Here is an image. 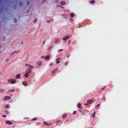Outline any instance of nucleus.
Wrapping results in <instances>:
<instances>
[{
    "mask_svg": "<svg viewBox=\"0 0 128 128\" xmlns=\"http://www.w3.org/2000/svg\"><path fill=\"white\" fill-rule=\"evenodd\" d=\"M18 52H19V51H14L12 52V54H11V55H12L14 54L15 53H18Z\"/></svg>",
    "mask_w": 128,
    "mask_h": 128,
    "instance_id": "a211bd4d",
    "label": "nucleus"
},
{
    "mask_svg": "<svg viewBox=\"0 0 128 128\" xmlns=\"http://www.w3.org/2000/svg\"><path fill=\"white\" fill-rule=\"evenodd\" d=\"M29 3V2L28 1H27L26 2V4L27 5H28Z\"/></svg>",
    "mask_w": 128,
    "mask_h": 128,
    "instance_id": "4c0bfd02",
    "label": "nucleus"
},
{
    "mask_svg": "<svg viewBox=\"0 0 128 128\" xmlns=\"http://www.w3.org/2000/svg\"><path fill=\"white\" fill-rule=\"evenodd\" d=\"M78 26L79 28H80L81 27V26L80 25H79Z\"/></svg>",
    "mask_w": 128,
    "mask_h": 128,
    "instance_id": "864d4df0",
    "label": "nucleus"
},
{
    "mask_svg": "<svg viewBox=\"0 0 128 128\" xmlns=\"http://www.w3.org/2000/svg\"><path fill=\"white\" fill-rule=\"evenodd\" d=\"M37 19L36 18L35 19V20H34V22H36V21H37Z\"/></svg>",
    "mask_w": 128,
    "mask_h": 128,
    "instance_id": "49530a36",
    "label": "nucleus"
},
{
    "mask_svg": "<svg viewBox=\"0 0 128 128\" xmlns=\"http://www.w3.org/2000/svg\"><path fill=\"white\" fill-rule=\"evenodd\" d=\"M52 64H50V66H52Z\"/></svg>",
    "mask_w": 128,
    "mask_h": 128,
    "instance_id": "13d9d810",
    "label": "nucleus"
},
{
    "mask_svg": "<svg viewBox=\"0 0 128 128\" xmlns=\"http://www.w3.org/2000/svg\"><path fill=\"white\" fill-rule=\"evenodd\" d=\"M20 74H17L15 76V78L16 79H18L20 78Z\"/></svg>",
    "mask_w": 128,
    "mask_h": 128,
    "instance_id": "0eeeda50",
    "label": "nucleus"
},
{
    "mask_svg": "<svg viewBox=\"0 0 128 128\" xmlns=\"http://www.w3.org/2000/svg\"><path fill=\"white\" fill-rule=\"evenodd\" d=\"M62 51H63V50L61 49H60V50H58V52H62Z\"/></svg>",
    "mask_w": 128,
    "mask_h": 128,
    "instance_id": "c756f323",
    "label": "nucleus"
},
{
    "mask_svg": "<svg viewBox=\"0 0 128 128\" xmlns=\"http://www.w3.org/2000/svg\"><path fill=\"white\" fill-rule=\"evenodd\" d=\"M100 104H97V105H96V107L97 108H98V106H100Z\"/></svg>",
    "mask_w": 128,
    "mask_h": 128,
    "instance_id": "37998d69",
    "label": "nucleus"
},
{
    "mask_svg": "<svg viewBox=\"0 0 128 128\" xmlns=\"http://www.w3.org/2000/svg\"><path fill=\"white\" fill-rule=\"evenodd\" d=\"M53 47V46H52L49 47L48 48V50H50Z\"/></svg>",
    "mask_w": 128,
    "mask_h": 128,
    "instance_id": "6ab92c4d",
    "label": "nucleus"
},
{
    "mask_svg": "<svg viewBox=\"0 0 128 128\" xmlns=\"http://www.w3.org/2000/svg\"><path fill=\"white\" fill-rule=\"evenodd\" d=\"M6 116V115H5V114H4V115H2V116L3 117H4V118H5Z\"/></svg>",
    "mask_w": 128,
    "mask_h": 128,
    "instance_id": "c9c22d12",
    "label": "nucleus"
},
{
    "mask_svg": "<svg viewBox=\"0 0 128 128\" xmlns=\"http://www.w3.org/2000/svg\"><path fill=\"white\" fill-rule=\"evenodd\" d=\"M29 76V74L28 73L26 72L25 74L24 75V76L26 78H28Z\"/></svg>",
    "mask_w": 128,
    "mask_h": 128,
    "instance_id": "dca6fc26",
    "label": "nucleus"
},
{
    "mask_svg": "<svg viewBox=\"0 0 128 128\" xmlns=\"http://www.w3.org/2000/svg\"><path fill=\"white\" fill-rule=\"evenodd\" d=\"M11 99V98L9 96H5L4 98V101L9 100Z\"/></svg>",
    "mask_w": 128,
    "mask_h": 128,
    "instance_id": "f257e3e1",
    "label": "nucleus"
},
{
    "mask_svg": "<svg viewBox=\"0 0 128 128\" xmlns=\"http://www.w3.org/2000/svg\"><path fill=\"white\" fill-rule=\"evenodd\" d=\"M11 91V90H10L7 91L6 92L7 94H8L10 93V92Z\"/></svg>",
    "mask_w": 128,
    "mask_h": 128,
    "instance_id": "cd10ccee",
    "label": "nucleus"
},
{
    "mask_svg": "<svg viewBox=\"0 0 128 128\" xmlns=\"http://www.w3.org/2000/svg\"><path fill=\"white\" fill-rule=\"evenodd\" d=\"M59 40V39L58 38H55L54 40V42L55 43H56L58 42Z\"/></svg>",
    "mask_w": 128,
    "mask_h": 128,
    "instance_id": "9d476101",
    "label": "nucleus"
},
{
    "mask_svg": "<svg viewBox=\"0 0 128 128\" xmlns=\"http://www.w3.org/2000/svg\"><path fill=\"white\" fill-rule=\"evenodd\" d=\"M60 6L58 5V6H58V7H60Z\"/></svg>",
    "mask_w": 128,
    "mask_h": 128,
    "instance_id": "bf43d9fd",
    "label": "nucleus"
},
{
    "mask_svg": "<svg viewBox=\"0 0 128 128\" xmlns=\"http://www.w3.org/2000/svg\"><path fill=\"white\" fill-rule=\"evenodd\" d=\"M22 84L25 86H26L27 85L28 83L24 81L22 82Z\"/></svg>",
    "mask_w": 128,
    "mask_h": 128,
    "instance_id": "9b49d317",
    "label": "nucleus"
},
{
    "mask_svg": "<svg viewBox=\"0 0 128 128\" xmlns=\"http://www.w3.org/2000/svg\"><path fill=\"white\" fill-rule=\"evenodd\" d=\"M66 14H64L63 15V16L66 18Z\"/></svg>",
    "mask_w": 128,
    "mask_h": 128,
    "instance_id": "79ce46f5",
    "label": "nucleus"
},
{
    "mask_svg": "<svg viewBox=\"0 0 128 128\" xmlns=\"http://www.w3.org/2000/svg\"><path fill=\"white\" fill-rule=\"evenodd\" d=\"M74 14L73 13H71L70 14V16L72 18L74 16Z\"/></svg>",
    "mask_w": 128,
    "mask_h": 128,
    "instance_id": "f3484780",
    "label": "nucleus"
},
{
    "mask_svg": "<svg viewBox=\"0 0 128 128\" xmlns=\"http://www.w3.org/2000/svg\"><path fill=\"white\" fill-rule=\"evenodd\" d=\"M5 112L7 114H9V112L7 110H6Z\"/></svg>",
    "mask_w": 128,
    "mask_h": 128,
    "instance_id": "c85d7f7f",
    "label": "nucleus"
},
{
    "mask_svg": "<svg viewBox=\"0 0 128 128\" xmlns=\"http://www.w3.org/2000/svg\"><path fill=\"white\" fill-rule=\"evenodd\" d=\"M37 63L38 66H40L42 64V62L41 61H39L37 62Z\"/></svg>",
    "mask_w": 128,
    "mask_h": 128,
    "instance_id": "ddd939ff",
    "label": "nucleus"
},
{
    "mask_svg": "<svg viewBox=\"0 0 128 128\" xmlns=\"http://www.w3.org/2000/svg\"><path fill=\"white\" fill-rule=\"evenodd\" d=\"M59 122L60 123H62V121H61V120H60L59 121Z\"/></svg>",
    "mask_w": 128,
    "mask_h": 128,
    "instance_id": "603ef678",
    "label": "nucleus"
},
{
    "mask_svg": "<svg viewBox=\"0 0 128 128\" xmlns=\"http://www.w3.org/2000/svg\"><path fill=\"white\" fill-rule=\"evenodd\" d=\"M70 20L71 21H72V19L71 18H70Z\"/></svg>",
    "mask_w": 128,
    "mask_h": 128,
    "instance_id": "4d7b16f0",
    "label": "nucleus"
},
{
    "mask_svg": "<svg viewBox=\"0 0 128 128\" xmlns=\"http://www.w3.org/2000/svg\"><path fill=\"white\" fill-rule=\"evenodd\" d=\"M4 90H4V89H1L0 90V92H3L4 91Z\"/></svg>",
    "mask_w": 128,
    "mask_h": 128,
    "instance_id": "a878e982",
    "label": "nucleus"
},
{
    "mask_svg": "<svg viewBox=\"0 0 128 128\" xmlns=\"http://www.w3.org/2000/svg\"><path fill=\"white\" fill-rule=\"evenodd\" d=\"M94 2L95 1L94 0H92L90 1V2L92 4H93L94 3Z\"/></svg>",
    "mask_w": 128,
    "mask_h": 128,
    "instance_id": "5701e85b",
    "label": "nucleus"
},
{
    "mask_svg": "<svg viewBox=\"0 0 128 128\" xmlns=\"http://www.w3.org/2000/svg\"><path fill=\"white\" fill-rule=\"evenodd\" d=\"M65 3L64 1H62L61 2V4L62 5H65Z\"/></svg>",
    "mask_w": 128,
    "mask_h": 128,
    "instance_id": "412c9836",
    "label": "nucleus"
},
{
    "mask_svg": "<svg viewBox=\"0 0 128 128\" xmlns=\"http://www.w3.org/2000/svg\"><path fill=\"white\" fill-rule=\"evenodd\" d=\"M70 42V40H69L68 41V44H69Z\"/></svg>",
    "mask_w": 128,
    "mask_h": 128,
    "instance_id": "58836bf2",
    "label": "nucleus"
},
{
    "mask_svg": "<svg viewBox=\"0 0 128 128\" xmlns=\"http://www.w3.org/2000/svg\"><path fill=\"white\" fill-rule=\"evenodd\" d=\"M43 124L46 126H50L51 125V124L50 123H48L46 122H43Z\"/></svg>",
    "mask_w": 128,
    "mask_h": 128,
    "instance_id": "20e7f679",
    "label": "nucleus"
},
{
    "mask_svg": "<svg viewBox=\"0 0 128 128\" xmlns=\"http://www.w3.org/2000/svg\"><path fill=\"white\" fill-rule=\"evenodd\" d=\"M93 102V101L92 100H89L87 101V103L88 104H91Z\"/></svg>",
    "mask_w": 128,
    "mask_h": 128,
    "instance_id": "f03ea898",
    "label": "nucleus"
},
{
    "mask_svg": "<svg viewBox=\"0 0 128 128\" xmlns=\"http://www.w3.org/2000/svg\"><path fill=\"white\" fill-rule=\"evenodd\" d=\"M106 88V86H104V87H103V88H102L101 89V90H103L104 89H105Z\"/></svg>",
    "mask_w": 128,
    "mask_h": 128,
    "instance_id": "7c9ffc66",
    "label": "nucleus"
},
{
    "mask_svg": "<svg viewBox=\"0 0 128 128\" xmlns=\"http://www.w3.org/2000/svg\"><path fill=\"white\" fill-rule=\"evenodd\" d=\"M76 111H74L73 112V114H76Z\"/></svg>",
    "mask_w": 128,
    "mask_h": 128,
    "instance_id": "72a5a7b5",
    "label": "nucleus"
},
{
    "mask_svg": "<svg viewBox=\"0 0 128 128\" xmlns=\"http://www.w3.org/2000/svg\"><path fill=\"white\" fill-rule=\"evenodd\" d=\"M6 39V38L5 37H4L2 38V40L3 41H4Z\"/></svg>",
    "mask_w": 128,
    "mask_h": 128,
    "instance_id": "473e14b6",
    "label": "nucleus"
},
{
    "mask_svg": "<svg viewBox=\"0 0 128 128\" xmlns=\"http://www.w3.org/2000/svg\"><path fill=\"white\" fill-rule=\"evenodd\" d=\"M60 59V58H57L56 59V60L57 62H56V63L57 64H58L60 63V61L59 60Z\"/></svg>",
    "mask_w": 128,
    "mask_h": 128,
    "instance_id": "4468645a",
    "label": "nucleus"
},
{
    "mask_svg": "<svg viewBox=\"0 0 128 128\" xmlns=\"http://www.w3.org/2000/svg\"><path fill=\"white\" fill-rule=\"evenodd\" d=\"M68 64V62H66L65 63V65L66 66L67 65V64Z\"/></svg>",
    "mask_w": 128,
    "mask_h": 128,
    "instance_id": "8fccbe9b",
    "label": "nucleus"
},
{
    "mask_svg": "<svg viewBox=\"0 0 128 128\" xmlns=\"http://www.w3.org/2000/svg\"><path fill=\"white\" fill-rule=\"evenodd\" d=\"M68 36H64L63 38V40H64V41H66V40L68 39Z\"/></svg>",
    "mask_w": 128,
    "mask_h": 128,
    "instance_id": "6e6552de",
    "label": "nucleus"
},
{
    "mask_svg": "<svg viewBox=\"0 0 128 128\" xmlns=\"http://www.w3.org/2000/svg\"><path fill=\"white\" fill-rule=\"evenodd\" d=\"M58 121H56V123L57 124Z\"/></svg>",
    "mask_w": 128,
    "mask_h": 128,
    "instance_id": "6e6d98bb",
    "label": "nucleus"
},
{
    "mask_svg": "<svg viewBox=\"0 0 128 128\" xmlns=\"http://www.w3.org/2000/svg\"><path fill=\"white\" fill-rule=\"evenodd\" d=\"M44 57V56H42L40 57V58H41L42 59Z\"/></svg>",
    "mask_w": 128,
    "mask_h": 128,
    "instance_id": "c03bdc74",
    "label": "nucleus"
},
{
    "mask_svg": "<svg viewBox=\"0 0 128 128\" xmlns=\"http://www.w3.org/2000/svg\"><path fill=\"white\" fill-rule=\"evenodd\" d=\"M16 79L13 80L12 79V81H11V84H14L16 83Z\"/></svg>",
    "mask_w": 128,
    "mask_h": 128,
    "instance_id": "39448f33",
    "label": "nucleus"
},
{
    "mask_svg": "<svg viewBox=\"0 0 128 128\" xmlns=\"http://www.w3.org/2000/svg\"><path fill=\"white\" fill-rule=\"evenodd\" d=\"M50 56L49 55H48L46 56L45 57V59L46 60H48L50 58Z\"/></svg>",
    "mask_w": 128,
    "mask_h": 128,
    "instance_id": "2eb2a0df",
    "label": "nucleus"
},
{
    "mask_svg": "<svg viewBox=\"0 0 128 128\" xmlns=\"http://www.w3.org/2000/svg\"><path fill=\"white\" fill-rule=\"evenodd\" d=\"M78 107L79 108H80L81 106V104H78Z\"/></svg>",
    "mask_w": 128,
    "mask_h": 128,
    "instance_id": "b1692460",
    "label": "nucleus"
},
{
    "mask_svg": "<svg viewBox=\"0 0 128 128\" xmlns=\"http://www.w3.org/2000/svg\"><path fill=\"white\" fill-rule=\"evenodd\" d=\"M11 90V91H12V92H14V89Z\"/></svg>",
    "mask_w": 128,
    "mask_h": 128,
    "instance_id": "3c124183",
    "label": "nucleus"
},
{
    "mask_svg": "<svg viewBox=\"0 0 128 128\" xmlns=\"http://www.w3.org/2000/svg\"><path fill=\"white\" fill-rule=\"evenodd\" d=\"M26 71L27 72V73H28V74H30L32 72V70L30 68H28L27 70Z\"/></svg>",
    "mask_w": 128,
    "mask_h": 128,
    "instance_id": "7ed1b4c3",
    "label": "nucleus"
},
{
    "mask_svg": "<svg viewBox=\"0 0 128 128\" xmlns=\"http://www.w3.org/2000/svg\"><path fill=\"white\" fill-rule=\"evenodd\" d=\"M5 107L7 108H9V106L8 104H6L5 106Z\"/></svg>",
    "mask_w": 128,
    "mask_h": 128,
    "instance_id": "393cba45",
    "label": "nucleus"
},
{
    "mask_svg": "<svg viewBox=\"0 0 128 128\" xmlns=\"http://www.w3.org/2000/svg\"><path fill=\"white\" fill-rule=\"evenodd\" d=\"M36 119V118H34L33 119V120H35Z\"/></svg>",
    "mask_w": 128,
    "mask_h": 128,
    "instance_id": "a18cd8bd",
    "label": "nucleus"
},
{
    "mask_svg": "<svg viewBox=\"0 0 128 128\" xmlns=\"http://www.w3.org/2000/svg\"><path fill=\"white\" fill-rule=\"evenodd\" d=\"M12 80V78H10V79H9L8 80V82H11V81Z\"/></svg>",
    "mask_w": 128,
    "mask_h": 128,
    "instance_id": "4be33fe9",
    "label": "nucleus"
},
{
    "mask_svg": "<svg viewBox=\"0 0 128 128\" xmlns=\"http://www.w3.org/2000/svg\"><path fill=\"white\" fill-rule=\"evenodd\" d=\"M25 65L26 66H28L32 68H33V67L30 64H26Z\"/></svg>",
    "mask_w": 128,
    "mask_h": 128,
    "instance_id": "f8f14e48",
    "label": "nucleus"
},
{
    "mask_svg": "<svg viewBox=\"0 0 128 128\" xmlns=\"http://www.w3.org/2000/svg\"><path fill=\"white\" fill-rule=\"evenodd\" d=\"M14 23H16L17 22V20L16 18H14Z\"/></svg>",
    "mask_w": 128,
    "mask_h": 128,
    "instance_id": "f704fd0d",
    "label": "nucleus"
},
{
    "mask_svg": "<svg viewBox=\"0 0 128 128\" xmlns=\"http://www.w3.org/2000/svg\"><path fill=\"white\" fill-rule=\"evenodd\" d=\"M9 61V59H6V62H8Z\"/></svg>",
    "mask_w": 128,
    "mask_h": 128,
    "instance_id": "ea45409f",
    "label": "nucleus"
},
{
    "mask_svg": "<svg viewBox=\"0 0 128 128\" xmlns=\"http://www.w3.org/2000/svg\"><path fill=\"white\" fill-rule=\"evenodd\" d=\"M1 45H0V48H1Z\"/></svg>",
    "mask_w": 128,
    "mask_h": 128,
    "instance_id": "e2e57ef3",
    "label": "nucleus"
},
{
    "mask_svg": "<svg viewBox=\"0 0 128 128\" xmlns=\"http://www.w3.org/2000/svg\"><path fill=\"white\" fill-rule=\"evenodd\" d=\"M1 74V73L0 72V74Z\"/></svg>",
    "mask_w": 128,
    "mask_h": 128,
    "instance_id": "69168bd1",
    "label": "nucleus"
},
{
    "mask_svg": "<svg viewBox=\"0 0 128 128\" xmlns=\"http://www.w3.org/2000/svg\"><path fill=\"white\" fill-rule=\"evenodd\" d=\"M60 6V7H61V8H64V7H63V6Z\"/></svg>",
    "mask_w": 128,
    "mask_h": 128,
    "instance_id": "5fc2aeb1",
    "label": "nucleus"
},
{
    "mask_svg": "<svg viewBox=\"0 0 128 128\" xmlns=\"http://www.w3.org/2000/svg\"><path fill=\"white\" fill-rule=\"evenodd\" d=\"M58 70V68H56L54 69L52 71V74L56 72Z\"/></svg>",
    "mask_w": 128,
    "mask_h": 128,
    "instance_id": "1a4fd4ad",
    "label": "nucleus"
},
{
    "mask_svg": "<svg viewBox=\"0 0 128 128\" xmlns=\"http://www.w3.org/2000/svg\"><path fill=\"white\" fill-rule=\"evenodd\" d=\"M22 5V3H19V6H21Z\"/></svg>",
    "mask_w": 128,
    "mask_h": 128,
    "instance_id": "e433bc0d",
    "label": "nucleus"
},
{
    "mask_svg": "<svg viewBox=\"0 0 128 128\" xmlns=\"http://www.w3.org/2000/svg\"><path fill=\"white\" fill-rule=\"evenodd\" d=\"M47 22L49 23L50 22V20H47L46 21Z\"/></svg>",
    "mask_w": 128,
    "mask_h": 128,
    "instance_id": "de8ad7c7",
    "label": "nucleus"
},
{
    "mask_svg": "<svg viewBox=\"0 0 128 128\" xmlns=\"http://www.w3.org/2000/svg\"><path fill=\"white\" fill-rule=\"evenodd\" d=\"M45 41H44V43H43V44H44V43H45Z\"/></svg>",
    "mask_w": 128,
    "mask_h": 128,
    "instance_id": "680f3d73",
    "label": "nucleus"
},
{
    "mask_svg": "<svg viewBox=\"0 0 128 128\" xmlns=\"http://www.w3.org/2000/svg\"><path fill=\"white\" fill-rule=\"evenodd\" d=\"M88 104H86V103H85L84 104V105L85 106H87L88 105Z\"/></svg>",
    "mask_w": 128,
    "mask_h": 128,
    "instance_id": "09e8293b",
    "label": "nucleus"
},
{
    "mask_svg": "<svg viewBox=\"0 0 128 128\" xmlns=\"http://www.w3.org/2000/svg\"><path fill=\"white\" fill-rule=\"evenodd\" d=\"M58 1V0H56V2H57Z\"/></svg>",
    "mask_w": 128,
    "mask_h": 128,
    "instance_id": "052dcab7",
    "label": "nucleus"
},
{
    "mask_svg": "<svg viewBox=\"0 0 128 128\" xmlns=\"http://www.w3.org/2000/svg\"><path fill=\"white\" fill-rule=\"evenodd\" d=\"M103 100L104 101H105V100H106V98H105V97H104V96L103 97Z\"/></svg>",
    "mask_w": 128,
    "mask_h": 128,
    "instance_id": "a19ab883",
    "label": "nucleus"
},
{
    "mask_svg": "<svg viewBox=\"0 0 128 128\" xmlns=\"http://www.w3.org/2000/svg\"><path fill=\"white\" fill-rule=\"evenodd\" d=\"M1 52V51L0 50V53Z\"/></svg>",
    "mask_w": 128,
    "mask_h": 128,
    "instance_id": "0e129e2a",
    "label": "nucleus"
},
{
    "mask_svg": "<svg viewBox=\"0 0 128 128\" xmlns=\"http://www.w3.org/2000/svg\"><path fill=\"white\" fill-rule=\"evenodd\" d=\"M29 118L28 117H25L24 118V120H27Z\"/></svg>",
    "mask_w": 128,
    "mask_h": 128,
    "instance_id": "2f4dec72",
    "label": "nucleus"
},
{
    "mask_svg": "<svg viewBox=\"0 0 128 128\" xmlns=\"http://www.w3.org/2000/svg\"><path fill=\"white\" fill-rule=\"evenodd\" d=\"M95 113H96V112L95 111L94 112V114L93 115V116H92V117H93V118H94L95 117Z\"/></svg>",
    "mask_w": 128,
    "mask_h": 128,
    "instance_id": "bb28decb",
    "label": "nucleus"
},
{
    "mask_svg": "<svg viewBox=\"0 0 128 128\" xmlns=\"http://www.w3.org/2000/svg\"><path fill=\"white\" fill-rule=\"evenodd\" d=\"M6 123L8 124L11 125L12 124V122L9 121H6Z\"/></svg>",
    "mask_w": 128,
    "mask_h": 128,
    "instance_id": "423d86ee",
    "label": "nucleus"
},
{
    "mask_svg": "<svg viewBox=\"0 0 128 128\" xmlns=\"http://www.w3.org/2000/svg\"><path fill=\"white\" fill-rule=\"evenodd\" d=\"M67 115V114H64L62 116V118H65L66 117Z\"/></svg>",
    "mask_w": 128,
    "mask_h": 128,
    "instance_id": "aec40b11",
    "label": "nucleus"
}]
</instances>
